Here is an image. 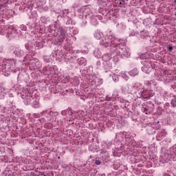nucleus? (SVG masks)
<instances>
[{
  "mask_svg": "<svg viewBox=\"0 0 176 176\" xmlns=\"http://www.w3.org/2000/svg\"><path fill=\"white\" fill-rule=\"evenodd\" d=\"M95 164H96L97 166H100V164H101V161L100 160H96L95 162Z\"/></svg>",
  "mask_w": 176,
  "mask_h": 176,
  "instance_id": "6e6552de",
  "label": "nucleus"
},
{
  "mask_svg": "<svg viewBox=\"0 0 176 176\" xmlns=\"http://www.w3.org/2000/svg\"><path fill=\"white\" fill-rule=\"evenodd\" d=\"M11 63L12 64H14V65H16V60H14V59H12Z\"/></svg>",
  "mask_w": 176,
  "mask_h": 176,
  "instance_id": "1a4fd4ad",
  "label": "nucleus"
},
{
  "mask_svg": "<svg viewBox=\"0 0 176 176\" xmlns=\"http://www.w3.org/2000/svg\"><path fill=\"white\" fill-rule=\"evenodd\" d=\"M130 76H137L138 75V69L137 68L133 69L129 72Z\"/></svg>",
  "mask_w": 176,
  "mask_h": 176,
  "instance_id": "20e7f679",
  "label": "nucleus"
},
{
  "mask_svg": "<svg viewBox=\"0 0 176 176\" xmlns=\"http://www.w3.org/2000/svg\"><path fill=\"white\" fill-rule=\"evenodd\" d=\"M168 50H173V47L171 46L168 47Z\"/></svg>",
  "mask_w": 176,
  "mask_h": 176,
  "instance_id": "9b49d317",
  "label": "nucleus"
},
{
  "mask_svg": "<svg viewBox=\"0 0 176 176\" xmlns=\"http://www.w3.org/2000/svg\"><path fill=\"white\" fill-rule=\"evenodd\" d=\"M143 112H144V113H146V115H150V113H151V111H149L148 110V108H147V107H144V108H143Z\"/></svg>",
  "mask_w": 176,
  "mask_h": 176,
  "instance_id": "0eeeda50",
  "label": "nucleus"
},
{
  "mask_svg": "<svg viewBox=\"0 0 176 176\" xmlns=\"http://www.w3.org/2000/svg\"><path fill=\"white\" fill-rule=\"evenodd\" d=\"M120 39L119 38H115L113 37V36H106L104 38V40H102V41H100L101 45H102L103 46H105V47H108V46H109V45H113L114 47H116L118 46H119V43H116V42H120Z\"/></svg>",
  "mask_w": 176,
  "mask_h": 176,
  "instance_id": "f257e3e1",
  "label": "nucleus"
},
{
  "mask_svg": "<svg viewBox=\"0 0 176 176\" xmlns=\"http://www.w3.org/2000/svg\"><path fill=\"white\" fill-rule=\"evenodd\" d=\"M120 5H123V2H124V0H120Z\"/></svg>",
  "mask_w": 176,
  "mask_h": 176,
  "instance_id": "9d476101",
  "label": "nucleus"
},
{
  "mask_svg": "<svg viewBox=\"0 0 176 176\" xmlns=\"http://www.w3.org/2000/svg\"><path fill=\"white\" fill-rule=\"evenodd\" d=\"M60 35L58 36V41L63 43V41L65 39L67 36V31L65 30L60 28Z\"/></svg>",
  "mask_w": 176,
  "mask_h": 176,
  "instance_id": "f03ea898",
  "label": "nucleus"
},
{
  "mask_svg": "<svg viewBox=\"0 0 176 176\" xmlns=\"http://www.w3.org/2000/svg\"><path fill=\"white\" fill-rule=\"evenodd\" d=\"M120 76H122L123 79H125V80H129V76H127V74H126V72H121Z\"/></svg>",
  "mask_w": 176,
  "mask_h": 176,
  "instance_id": "39448f33",
  "label": "nucleus"
},
{
  "mask_svg": "<svg viewBox=\"0 0 176 176\" xmlns=\"http://www.w3.org/2000/svg\"><path fill=\"white\" fill-rule=\"evenodd\" d=\"M94 36H95L96 39L100 40V39L104 38V33H102V32H96L94 34Z\"/></svg>",
  "mask_w": 176,
  "mask_h": 176,
  "instance_id": "7ed1b4c3",
  "label": "nucleus"
},
{
  "mask_svg": "<svg viewBox=\"0 0 176 176\" xmlns=\"http://www.w3.org/2000/svg\"><path fill=\"white\" fill-rule=\"evenodd\" d=\"M109 1H111V2L113 1V0H109Z\"/></svg>",
  "mask_w": 176,
  "mask_h": 176,
  "instance_id": "f8f14e48",
  "label": "nucleus"
},
{
  "mask_svg": "<svg viewBox=\"0 0 176 176\" xmlns=\"http://www.w3.org/2000/svg\"><path fill=\"white\" fill-rule=\"evenodd\" d=\"M171 105L173 108H175L176 107V96H173V98L171 100Z\"/></svg>",
  "mask_w": 176,
  "mask_h": 176,
  "instance_id": "423d86ee",
  "label": "nucleus"
}]
</instances>
